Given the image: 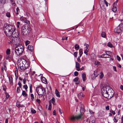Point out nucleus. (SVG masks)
<instances>
[{
  "label": "nucleus",
  "mask_w": 123,
  "mask_h": 123,
  "mask_svg": "<svg viewBox=\"0 0 123 123\" xmlns=\"http://www.w3.org/2000/svg\"><path fill=\"white\" fill-rule=\"evenodd\" d=\"M4 28V31L6 35L8 37H10L12 36L15 30V28L14 26L9 25L5 26Z\"/></svg>",
  "instance_id": "obj_1"
},
{
  "label": "nucleus",
  "mask_w": 123,
  "mask_h": 123,
  "mask_svg": "<svg viewBox=\"0 0 123 123\" xmlns=\"http://www.w3.org/2000/svg\"><path fill=\"white\" fill-rule=\"evenodd\" d=\"M85 108L84 105H81L80 112L81 113L80 115L77 116H73L71 117L70 119L73 121H74L76 120H78L81 119L82 117V116L83 114L85 112Z\"/></svg>",
  "instance_id": "obj_2"
},
{
  "label": "nucleus",
  "mask_w": 123,
  "mask_h": 123,
  "mask_svg": "<svg viewBox=\"0 0 123 123\" xmlns=\"http://www.w3.org/2000/svg\"><path fill=\"white\" fill-rule=\"evenodd\" d=\"M10 39L11 40V43H12L13 44H16L17 42L20 41L18 33L17 32L16 33L15 32L14 33H13L12 36L10 37Z\"/></svg>",
  "instance_id": "obj_3"
},
{
  "label": "nucleus",
  "mask_w": 123,
  "mask_h": 123,
  "mask_svg": "<svg viewBox=\"0 0 123 123\" xmlns=\"http://www.w3.org/2000/svg\"><path fill=\"white\" fill-rule=\"evenodd\" d=\"M24 47L22 45H19L15 48V54L17 55H22L24 50Z\"/></svg>",
  "instance_id": "obj_4"
},
{
  "label": "nucleus",
  "mask_w": 123,
  "mask_h": 123,
  "mask_svg": "<svg viewBox=\"0 0 123 123\" xmlns=\"http://www.w3.org/2000/svg\"><path fill=\"white\" fill-rule=\"evenodd\" d=\"M36 91L38 94L41 97L46 94L44 88L42 87L38 86L36 88Z\"/></svg>",
  "instance_id": "obj_5"
},
{
  "label": "nucleus",
  "mask_w": 123,
  "mask_h": 123,
  "mask_svg": "<svg viewBox=\"0 0 123 123\" xmlns=\"http://www.w3.org/2000/svg\"><path fill=\"white\" fill-rule=\"evenodd\" d=\"M108 91V98H111L114 95V92L112 89L109 87H107V90Z\"/></svg>",
  "instance_id": "obj_6"
},
{
  "label": "nucleus",
  "mask_w": 123,
  "mask_h": 123,
  "mask_svg": "<svg viewBox=\"0 0 123 123\" xmlns=\"http://www.w3.org/2000/svg\"><path fill=\"white\" fill-rule=\"evenodd\" d=\"M107 90V87L101 89V93L105 97L108 98V91Z\"/></svg>",
  "instance_id": "obj_7"
},
{
  "label": "nucleus",
  "mask_w": 123,
  "mask_h": 123,
  "mask_svg": "<svg viewBox=\"0 0 123 123\" xmlns=\"http://www.w3.org/2000/svg\"><path fill=\"white\" fill-rule=\"evenodd\" d=\"M21 61H22V63L24 64V68L25 69L27 68L29 65V62L28 61H27L25 59H23L21 60Z\"/></svg>",
  "instance_id": "obj_8"
},
{
  "label": "nucleus",
  "mask_w": 123,
  "mask_h": 123,
  "mask_svg": "<svg viewBox=\"0 0 123 123\" xmlns=\"http://www.w3.org/2000/svg\"><path fill=\"white\" fill-rule=\"evenodd\" d=\"M22 65H23V63H22V61L21 62H19L18 64V68L19 69V70H23L25 69L24 68V67H22Z\"/></svg>",
  "instance_id": "obj_9"
},
{
  "label": "nucleus",
  "mask_w": 123,
  "mask_h": 123,
  "mask_svg": "<svg viewBox=\"0 0 123 123\" xmlns=\"http://www.w3.org/2000/svg\"><path fill=\"white\" fill-rule=\"evenodd\" d=\"M107 52L109 54V53L110 52L109 51H106L105 53H106V54H103L102 55H101V57L102 58H109L110 57H108L106 55H107L109 56H111V55H109L107 53Z\"/></svg>",
  "instance_id": "obj_10"
},
{
  "label": "nucleus",
  "mask_w": 123,
  "mask_h": 123,
  "mask_svg": "<svg viewBox=\"0 0 123 123\" xmlns=\"http://www.w3.org/2000/svg\"><path fill=\"white\" fill-rule=\"evenodd\" d=\"M121 30L119 26L118 25L117 27L114 29V31L115 32L118 33L121 32Z\"/></svg>",
  "instance_id": "obj_11"
},
{
  "label": "nucleus",
  "mask_w": 123,
  "mask_h": 123,
  "mask_svg": "<svg viewBox=\"0 0 123 123\" xmlns=\"http://www.w3.org/2000/svg\"><path fill=\"white\" fill-rule=\"evenodd\" d=\"M22 34L24 36H25L28 34L29 33V30H22Z\"/></svg>",
  "instance_id": "obj_12"
},
{
  "label": "nucleus",
  "mask_w": 123,
  "mask_h": 123,
  "mask_svg": "<svg viewBox=\"0 0 123 123\" xmlns=\"http://www.w3.org/2000/svg\"><path fill=\"white\" fill-rule=\"evenodd\" d=\"M117 3L116 2H115L113 5V8L112 9V11L114 12H116L117 11V8L116 6H115L116 4Z\"/></svg>",
  "instance_id": "obj_13"
},
{
  "label": "nucleus",
  "mask_w": 123,
  "mask_h": 123,
  "mask_svg": "<svg viewBox=\"0 0 123 123\" xmlns=\"http://www.w3.org/2000/svg\"><path fill=\"white\" fill-rule=\"evenodd\" d=\"M9 81L11 85H13V80L12 76H10L9 77Z\"/></svg>",
  "instance_id": "obj_14"
},
{
  "label": "nucleus",
  "mask_w": 123,
  "mask_h": 123,
  "mask_svg": "<svg viewBox=\"0 0 123 123\" xmlns=\"http://www.w3.org/2000/svg\"><path fill=\"white\" fill-rule=\"evenodd\" d=\"M55 98L53 97L52 99L49 101V103H50L51 104V102L54 105H56V103H55Z\"/></svg>",
  "instance_id": "obj_15"
},
{
  "label": "nucleus",
  "mask_w": 123,
  "mask_h": 123,
  "mask_svg": "<svg viewBox=\"0 0 123 123\" xmlns=\"http://www.w3.org/2000/svg\"><path fill=\"white\" fill-rule=\"evenodd\" d=\"M95 119L93 117L91 118L89 120V123H95Z\"/></svg>",
  "instance_id": "obj_16"
},
{
  "label": "nucleus",
  "mask_w": 123,
  "mask_h": 123,
  "mask_svg": "<svg viewBox=\"0 0 123 123\" xmlns=\"http://www.w3.org/2000/svg\"><path fill=\"white\" fill-rule=\"evenodd\" d=\"M28 49L31 51H32L33 50V47L31 45H29L28 47Z\"/></svg>",
  "instance_id": "obj_17"
},
{
  "label": "nucleus",
  "mask_w": 123,
  "mask_h": 123,
  "mask_svg": "<svg viewBox=\"0 0 123 123\" xmlns=\"http://www.w3.org/2000/svg\"><path fill=\"white\" fill-rule=\"evenodd\" d=\"M41 79L42 82L44 83H46L47 82V80L44 77H41Z\"/></svg>",
  "instance_id": "obj_18"
},
{
  "label": "nucleus",
  "mask_w": 123,
  "mask_h": 123,
  "mask_svg": "<svg viewBox=\"0 0 123 123\" xmlns=\"http://www.w3.org/2000/svg\"><path fill=\"white\" fill-rule=\"evenodd\" d=\"M80 64L77 62H76V67L77 69V70L78 71H79L80 70Z\"/></svg>",
  "instance_id": "obj_19"
},
{
  "label": "nucleus",
  "mask_w": 123,
  "mask_h": 123,
  "mask_svg": "<svg viewBox=\"0 0 123 123\" xmlns=\"http://www.w3.org/2000/svg\"><path fill=\"white\" fill-rule=\"evenodd\" d=\"M84 95H83V94L82 92L80 93L78 95V97L80 99H81L82 97H84Z\"/></svg>",
  "instance_id": "obj_20"
},
{
  "label": "nucleus",
  "mask_w": 123,
  "mask_h": 123,
  "mask_svg": "<svg viewBox=\"0 0 123 123\" xmlns=\"http://www.w3.org/2000/svg\"><path fill=\"white\" fill-rule=\"evenodd\" d=\"M28 26L27 25H24L22 29V30H29L28 29Z\"/></svg>",
  "instance_id": "obj_21"
},
{
  "label": "nucleus",
  "mask_w": 123,
  "mask_h": 123,
  "mask_svg": "<svg viewBox=\"0 0 123 123\" xmlns=\"http://www.w3.org/2000/svg\"><path fill=\"white\" fill-rule=\"evenodd\" d=\"M82 77L83 79V81H85L86 78V75L85 73H83L82 74Z\"/></svg>",
  "instance_id": "obj_22"
},
{
  "label": "nucleus",
  "mask_w": 123,
  "mask_h": 123,
  "mask_svg": "<svg viewBox=\"0 0 123 123\" xmlns=\"http://www.w3.org/2000/svg\"><path fill=\"white\" fill-rule=\"evenodd\" d=\"M78 77H76L74 80V82H76V84H78L79 82L78 81Z\"/></svg>",
  "instance_id": "obj_23"
},
{
  "label": "nucleus",
  "mask_w": 123,
  "mask_h": 123,
  "mask_svg": "<svg viewBox=\"0 0 123 123\" xmlns=\"http://www.w3.org/2000/svg\"><path fill=\"white\" fill-rule=\"evenodd\" d=\"M5 93L6 94V98L5 99V100L6 101L7 99L9 97L10 95L6 92H5Z\"/></svg>",
  "instance_id": "obj_24"
},
{
  "label": "nucleus",
  "mask_w": 123,
  "mask_h": 123,
  "mask_svg": "<svg viewBox=\"0 0 123 123\" xmlns=\"http://www.w3.org/2000/svg\"><path fill=\"white\" fill-rule=\"evenodd\" d=\"M55 93L57 97H60V95L59 94V92H58V90L56 89H55Z\"/></svg>",
  "instance_id": "obj_25"
},
{
  "label": "nucleus",
  "mask_w": 123,
  "mask_h": 123,
  "mask_svg": "<svg viewBox=\"0 0 123 123\" xmlns=\"http://www.w3.org/2000/svg\"><path fill=\"white\" fill-rule=\"evenodd\" d=\"M22 95L25 97H27V95L26 93L24 91H23Z\"/></svg>",
  "instance_id": "obj_26"
},
{
  "label": "nucleus",
  "mask_w": 123,
  "mask_h": 123,
  "mask_svg": "<svg viewBox=\"0 0 123 123\" xmlns=\"http://www.w3.org/2000/svg\"><path fill=\"white\" fill-rule=\"evenodd\" d=\"M119 25L120 27V29L121 30V32H122L123 30V23H121Z\"/></svg>",
  "instance_id": "obj_27"
},
{
  "label": "nucleus",
  "mask_w": 123,
  "mask_h": 123,
  "mask_svg": "<svg viewBox=\"0 0 123 123\" xmlns=\"http://www.w3.org/2000/svg\"><path fill=\"white\" fill-rule=\"evenodd\" d=\"M20 20L22 22H25L26 20V19L25 18H24L22 17H21L20 18Z\"/></svg>",
  "instance_id": "obj_28"
},
{
  "label": "nucleus",
  "mask_w": 123,
  "mask_h": 123,
  "mask_svg": "<svg viewBox=\"0 0 123 123\" xmlns=\"http://www.w3.org/2000/svg\"><path fill=\"white\" fill-rule=\"evenodd\" d=\"M79 56L80 57L83 54L82 49H80L79 50Z\"/></svg>",
  "instance_id": "obj_29"
},
{
  "label": "nucleus",
  "mask_w": 123,
  "mask_h": 123,
  "mask_svg": "<svg viewBox=\"0 0 123 123\" xmlns=\"http://www.w3.org/2000/svg\"><path fill=\"white\" fill-rule=\"evenodd\" d=\"M101 36L105 38L106 36L105 33L104 32H102L101 34Z\"/></svg>",
  "instance_id": "obj_30"
},
{
  "label": "nucleus",
  "mask_w": 123,
  "mask_h": 123,
  "mask_svg": "<svg viewBox=\"0 0 123 123\" xmlns=\"http://www.w3.org/2000/svg\"><path fill=\"white\" fill-rule=\"evenodd\" d=\"M107 45L108 46L111 48H112L113 47L112 44L110 42H109L107 43Z\"/></svg>",
  "instance_id": "obj_31"
},
{
  "label": "nucleus",
  "mask_w": 123,
  "mask_h": 123,
  "mask_svg": "<svg viewBox=\"0 0 123 123\" xmlns=\"http://www.w3.org/2000/svg\"><path fill=\"white\" fill-rule=\"evenodd\" d=\"M79 48L80 47L78 45L76 44L75 45V48L76 50H78Z\"/></svg>",
  "instance_id": "obj_32"
},
{
  "label": "nucleus",
  "mask_w": 123,
  "mask_h": 123,
  "mask_svg": "<svg viewBox=\"0 0 123 123\" xmlns=\"http://www.w3.org/2000/svg\"><path fill=\"white\" fill-rule=\"evenodd\" d=\"M89 49H86L84 51V53L86 55H88V52L89 51Z\"/></svg>",
  "instance_id": "obj_33"
},
{
  "label": "nucleus",
  "mask_w": 123,
  "mask_h": 123,
  "mask_svg": "<svg viewBox=\"0 0 123 123\" xmlns=\"http://www.w3.org/2000/svg\"><path fill=\"white\" fill-rule=\"evenodd\" d=\"M16 106L18 108L21 107L20 103L19 102H18L16 104Z\"/></svg>",
  "instance_id": "obj_34"
},
{
  "label": "nucleus",
  "mask_w": 123,
  "mask_h": 123,
  "mask_svg": "<svg viewBox=\"0 0 123 123\" xmlns=\"http://www.w3.org/2000/svg\"><path fill=\"white\" fill-rule=\"evenodd\" d=\"M10 49H7L6 51V53L7 55H8L10 54Z\"/></svg>",
  "instance_id": "obj_35"
},
{
  "label": "nucleus",
  "mask_w": 123,
  "mask_h": 123,
  "mask_svg": "<svg viewBox=\"0 0 123 123\" xmlns=\"http://www.w3.org/2000/svg\"><path fill=\"white\" fill-rule=\"evenodd\" d=\"M51 104L50 103H49V108L48 109L49 110H51Z\"/></svg>",
  "instance_id": "obj_36"
},
{
  "label": "nucleus",
  "mask_w": 123,
  "mask_h": 123,
  "mask_svg": "<svg viewBox=\"0 0 123 123\" xmlns=\"http://www.w3.org/2000/svg\"><path fill=\"white\" fill-rule=\"evenodd\" d=\"M31 112L32 113H36V111L35 110H34L33 109L31 108Z\"/></svg>",
  "instance_id": "obj_37"
},
{
  "label": "nucleus",
  "mask_w": 123,
  "mask_h": 123,
  "mask_svg": "<svg viewBox=\"0 0 123 123\" xmlns=\"http://www.w3.org/2000/svg\"><path fill=\"white\" fill-rule=\"evenodd\" d=\"M16 14L17 15H18L19 14V12H20V10L19 9L18 7H17L16 9Z\"/></svg>",
  "instance_id": "obj_38"
},
{
  "label": "nucleus",
  "mask_w": 123,
  "mask_h": 123,
  "mask_svg": "<svg viewBox=\"0 0 123 123\" xmlns=\"http://www.w3.org/2000/svg\"><path fill=\"white\" fill-rule=\"evenodd\" d=\"M83 123H89V119H87L85 120Z\"/></svg>",
  "instance_id": "obj_39"
},
{
  "label": "nucleus",
  "mask_w": 123,
  "mask_h": 123,
  "mask_svg": "<svg viewBox=\"0 0 123 123\" xmlns=\"http://www.w3.org/2000/svg\"><path fill=\"white\" fill-rule=\"evenodd\" d=\"M31 98L33 100L34 99V96L33 94H31Z\"/></svg>",
  "instance_id": "obj_40"
},
{
  "label": "nucleus",
  "mask_w": 123,
  "mask_h": 123,
  "mask_svg": "<svg viewBox=\"0 0 123 123\" xmlns=\"http://www.w3.org/2000/svg\"><path fill=\"white\" fill-rule=\"evenodd\" d=\"M6 16L8 17H10L11 16L10 13L9 12H7L6 14Z\"/></svg>",
  "instance_id": "obj_41"
},
{
  "label": "nucleus",
  "mask_w": 123,
  "mask_h": 123,
  "mask_svg": "<svg viewBox=\"0 0 123 123\" xmlns=\"http://www.w3.org/2000/svg\"><path fill=\"white\" fill-rule=\"evenodd\" d=\"M3 88L4 91L5 92H6V86L5 85H3Z\"/></svg>",
  "instance_id": "obj_42"
},
{
  "label": "nucleus",
  "mask_w": 123,
  "mask_h": 123,
  "mask_svg": "<svg viewBox=\"0 0 123 123\" xmlns=\"http://www.w3.org/2000/svg\"><path fill=\"white\" fill-rule=\"evenodd\" d=\"M25 88L26 91H27L28 86L26 85H25L23 86Z\"/></svg>",
  "instance_id": "obj_43"
},
{
  "label": "nucleus",
  "mask_w": 123,
  "mask_h": 123,
  "mask_svg": "<svg viewBox=\"0 0 123 123\" xmlns=\"http://www.w3.org/2000/svg\"><path fill=\"white\" fill-rule=\"evenodd\" d=\"M100 74L99 76L100 78L102 79L104 76L102 72H101L100 73Z\"/></svg>",
  "instance_id": "obj_44"
},
{
  "label": "nucleus",
  "mask_w": 123,
  "mask_h": 123,
  "mask_svg": "<svg viewBox=\"0 0 123 123\" xmlns=\"http://www.w3.org/2000/svg\"><path fill=\"white\" fill-rule=\"evenodd\" d=\"M117 60L119 61H120L121 60L120 58L118 55L117 56Z\"/></svg>",
  "instance_id": "obj_45"
},
{
  "label": "nucleus",
  "mask_w": 123,
  "mask_h": 123,
  "mask_svg": "<svg viewBox=\"0 0 123 123\" xmlns=\"http://www.w3.org/2000/svg\"><path fill=\"white\" fill-rule=\"evenodd\" d=\"M113 121L115 123H117V122L118 121V120L116 118V117H114V119H113Z\"/></svg>",
  "instance_id": "obj_46"
},
{
  "label": "nucleus",
  "mask_w": 123,
  "mask_h": 123,
  "mask_svg": "<svg viewBox=\"0 0 123 123\" xmlns=\"http://www.w3.org/2000/svg\"><path fill=\"white\" fill-rule=\"evenodd\" d=\"M30 43V42L29 41H26L25 42V45L26 46L27 45Z\"/></svg>",
  "instance_id": "obj_47"
},
{
  "label": "nucleus",
  "mask_w": 123,
  "mask_h": 123,
  "mask_svg": "<svg viewBox=\"0 0 123 123\" xmlns=\"http://www.w3.org/2000/svg\"><path fill=\"white\" fill-rule=\"evenodd\" d=\"M20 89L19 87H18L17 89V92L18 93H19L20 92Z\"/></svg>",
  "instance_id": "obj_48"
},
{
  "label": "nucleus",
  "mask_w": 123,
  "mask_h": 123,
  "mask_svg": "<svg viewBox=\"0 0 123 123\" xmlns=\"http://www.w3.org/2000/svg\"><path fill=\"white\" fill-rule=\"evenodd\" d=\"M78 75V73L77 71H75L74 73V75L75 76H77Z\"/></svg>",
  "instance_id": "obj_49"
},
{
  "label": "nucleus",
  "mask_w": 123,
  "mask_h": 123,
  "mask_svg": "<svg viewBox=\"0 0 123 123\" xmlns=\"http://www.w3.org/2000/svg\"><path fill=\"white\" fill-rule=\"evenodd\" d=\"M104 2L105 4V5L106 6H108V2L106 1V0H104Z\"/></svg>",
  "instance_id": "obj_50"
},
{
  "label": "nucleus",
  "mask_w": 123,
  "mask_h": 123,
  "mask_svg": "<svg viewBox=\"0 0 123 123\" xmlns=\"http://www.w3.org/2000/svg\"><path fill=\"white\" fill-rule=\"evenodd\" d=\"M67 37H62V39L63 40H67Z\"/></svg>",
  "instance_id": "obj_51"
},
{
  "label": "nucleus",
  "mask_w": 123,
  "mask_h": 123,
  "mask_svg": "<svg viewBox=\"0 0 123 123\" xmlns=\"http://www.w3.org/2000/svg\"><path fill=\"white\" fill-rule=\"evenodd\" d=\"M20 22L18 21L17 22V28H19L20 25Z\"/></svg>",
  "instance_id": "obj_52"
},
{
  "label": "nucleus",
  "mask_w": 123,
  "mask_h": 123,
  "mask_svg": "<svg viewBox=\"0 0 123 123\" xmlns=\"http://www.w3.org/2000/svg\"><path fill=\"white\" fill-rule=\"evenodd\" d=\"M16 70L15 71V77H16V79H17L18 78V74H17V75H16Z\"/></svg>",
  "instance_id": "obj_53"
},
{
  "label": "nucleus",
  "mask_w": 123,
  "mask_h": 123,
  "mask_svg": "<svg viewBox=\"0 0 123 123\" xmlns=\"http://www.w3.org/2000/svg\"><path fill=\"white\" fill-rule=\"evenodd\" d=\"M89 111L90 112V113L91 114H93L94 113V112H93L92 110H89Z\"/></svg>",
  "instance_id": "obj_54"
},
{
  "label": "nucleus",
  "mask_w": 123,
  "mask_h": 123,
  "mask_svg": "<svg viewBox=\"0 0 123 123\" xmlns=\"http://www.w3.org/2000/svg\"><path fill=\"white\" fill-rule=\"evenodd\" d=\"M53 114L54 115H56V112L55 110H54L53 112Z\"/></svg>",
  "instance_id": "obj_55"
},
{
  "label": "nucleus",
  "mask_w": 123,
  "mask_h": 123,
  "mask_svg": "<svg viewBox=\"0 0 123 123\" xmlns=\"http://www.w3.org/2000/svg\"><path fill=\"white\" fill-rule=\"evenodd\" d=\"M77 53L76 52H75L74 53V55L75 57H76L77 56Z\"/></svg>",
  "instance_id": "obj_56"
},
{
  "label": "nucleus",
  "mask_w": 123,
  "mask_h": 123,
  "mask_svg": "<svg viewBox=\"0 0 123 123\" xmlns=\"http://www.w3.org/2000/svg\"><path fill=\"white\" fill-rule=\"evenodd\" d=\"M2 57V56L1 55H0V64L1 63V60Z\"/></svg>",
  "instance_id": "obj_57"
},
{
  "label": "nucleus",
  "mask_w": 123,
  "mask_h": 123,
  "mask_svg": "<svg viewBox=\"0 0 123 123\" xmlns=\"http://www.w3.org/2000/svg\"><path fill=\"white\" fill-rule=\"evenodd\" d=\"M18 85L19 86V87H21V83L20 81L18 82Z\"/></svg>",
  "instance_id": "obj_58"
},
{
  "label": "nucleus",
  "mask_w": 123,
  "mask_h": 123,
  "mask_svg": "<svg viewBox=\"0 0 123 123\" xmlns=\"http://www.w3.org/2000/svg\"><path fill=\"white\" fill-rule=\"evenodd\" d=\"M59 111L60 114H61L62 113V111L60 108L59 109Z\"/></svg>",
  "instance_id": "obj_59"
},
{
  "label": "nucleus",
  "mask_w": 123,
  "mask_h": 123,
  "mask_svg": "<svg viewBox=\"0 0 123 123\" xmlns=\"http://www.w3.org/2000/svg\"><path fill=\"white\" fill-rule=\"evenodd\" d=\"M0 0L2 3L4 4L5 2V0Z\"/></svg>",
  "instance_id": "obj_60"
},
{
  "label": "nucleus",
  "mask_w": 123,
  "mask_h": 123,
  "mask_svg": "<svg viewBox=\"0 0 123 123\" xmlns=\"http://www.w3.org/2000/svg\"><path fill=\"white\" fill-rule=\"evenodd\" d=\"M113 68L114 70L116 72H117L116 67L114 66H113Z\"/></svg>",
  "instance_id": "obj_61"
},
{
  "label": "nucleus",
  "mask_w": 123,
  "mask_h": 123,
  "mask_svg": "<svg viewBox=\"0 0 123 123\" xmlns=\"http://www.w3.org/2000/svg\"><path fill=\"white\" fill-rule=\"evenodd\" d=\"M80 56H79V57H78V58H77V61L79 62H81V61L80 60Z\"/></svg>",
  "instance_id": "obj_62"
},
{
  "label": "nucleus",
  "mask_w": 123,
  "mask_h": 123,
  "mask_svg": "<svg viewBox=\"0 0 123 123\" xmlns=\"http://www.w3.org/2000/svg\"><path fill=\"white\" fill-rule=\"evenodd\" d=\"M36 101L38 103H39L40 102V99H37L36 100Z\"/></svg>",
  "instance_id": "obj_63"
},
{
  "label": "nucleus",
  "mask_w": 123,
  "mask_h": 123,
  "mask_svg": "<svg viewBox=\"0 0 123 123\" xmlns=\"http://www.w3.org/2000/svg\"><path fill=\"white\" fill-rule=\"evenodd\" d=\"M121 123H123V116L121 117Z\"/></svg>",
  "instance_id": "obj_64"
}]
</instances>
